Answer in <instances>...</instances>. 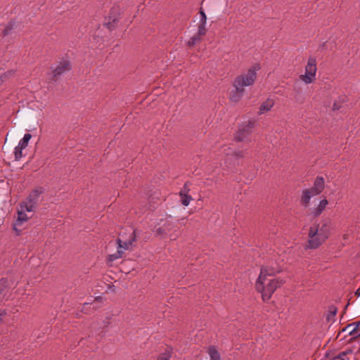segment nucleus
<instances>
[{
  "instance_id": "7ed1b4c3",
  "label": "nucleus",
  "mask_w": 360,
  "mask_h": 360,
  "mask_svg": "<svg viewBox=\"0 0 360 360\" xmlns=\"http://www.w3.org/2000/svg\"><path fill=\"white\" fill-rule=\"evenodd\" d=\"M260 69V65L255 64L248 72L237 77L234 81L235 90L231 94V101L237 102L243 95L244 88L254 84L257 77V72Z\"/></svg>"
},
{
  "instance_id": "4468645a",
  "label": "nucleus",
  "mask_w": 360,
  "mask_h": 360,
  "mask_svg": "<svg viewBox=\"0 0 360 360\" xmlns=\"http://www.w3.org/2000/svg\"><path fill=\"white\" fill-rule=\"evenodd\" d=\"M328 201L327 200L326 198L321 199L319 201V205H316V207H314L311 210V214H312V216L314 217H317L320 216L321 214V213L326 209V207L328 205Z\"/></svg>"
},
{
  "instance_id": "c85d7f7f",
  "label": "nucleus",
  "mask_w": 360,
  "mask_h": 360,
  "mask_svg": "<svg viewBox=\"0 0 360 360\" xmlns=\"http://www.w3.org/2000/svg\"><path fill=\"white\" fill-rule=\"evenodd\" d=\"M343 353H345V354L347 356L348 354H350L352 353V350L349 349L343 352Z\"/></svg>"
},
{
  "instance_id": "423d86ee",
  "label": "nucleus",
  "mask_w": 360,
  "mask_h": 360,
  "mask_svg": "<svg viewBox=\"0 0 360 360\" xmlns=\"http://www.w3.org/2000/svg\"><path fill=\"white\" fill-rule=\"evenodd\" d=\"M34 209L32 205H27L24 202L20 204V209L18 210V219L14 223V229L16 232L19 233L20 231L17 229V226H20L24 222L27 221L29 219L26 212H34Z\"/></svg>"
},
{
  "instance_id": "f03ea898",
  "label": "nucleus",
  "mask_w": 360,
  "mask_h": 360,
  "mask_svg": "<svg viewBox=\"0 0 360 360\" xmlns=\"http://www.w3.org/2000/svg\"><path fill=\"white\" fill-rule=\"evenodd\" d=\"M330 233V221L322 219L319 224L314 223L309 230L306 249H316L323 244Z\"/></svg>"
},
{
  "instance_id": "a878e982",
  "label": "nucleus",
  "mask_w": 360,
  "mask_h": 360,
  "mask_svg": "<svg viewBox=\"0 0 360 360\" xmlns=\"http://www.w3.org/2000/svg\"><path fill=\"white\" fill-rule=\"evenodd\" d=\"M200 22L207 23V16H206L205 13L201 10L200 11Z\"/></svg>"
},
{
  "instance_id": "ddd939ff",
  "label": "nucleus",
  "mask_w": 360,
  "mask_h": 360,
  "mask_svg": "<svg viewBox=\"0 0 360 360\" xmlns=\"http://www.w3.org/2000/svg\"><path fill=\"white\" fill-rule=\"evenodd\" d=\"M352 328L349 332V335L352 336V339H356L360 337V321L357 322H353L347 325L342 331H346L347 329Z\"/></svg>"
},
{
  "instance_id": "cd10ccee",
  "label": "nucleus",
  "mask_w": 360,
  "mask_h": 360,
  "mask_svg": "<svg viewBox=\"0 0 360 360\" xmlns=\"http://www.w3.org/2000/svg\"><path fill=\"white\" fill-rule=\"evenodd\" d=\"M4 77H6V75L4 74L3 75L0 76V85L4 82Z\"/></svg>"
},
{
  "instance_id": "f257e3e1",
  "label": "nucleus",
  "mask_w": 360,
  "mask_h": 360,
  "mask_svg": "<svg viewBox=\"0 0 360 360\" xmlns=\"http://www.w3.org/2000/svg\"><path fill=\"white\" fill-rule=\"evenodd\" d=\"M281 271L278 264H266L261 268L260 274L255 283V288L262 295L264 301L269 300L277 288H281L285 282V278H270Z\"/></svg>"
},
{
  "instance_id": "b1692460",
  "label": "nucleus",
  "mask_w": 360,
  "mask_h": 360,
  "mask_svg": "<svg viewBox=\"0 0 360 360\" xmlns=\"http://www.w3.org/2000/svg\"><path fill=\"white\" fill-rule=\"evenodd\" d=\"M200 36L197 35L191 37L190 41H188V44L190 46H193L197 41L200 40Z\"/></svg>"
},
{
  "instance_id": "7c9ffc66",
  "label": "nucleus",
  "mask_w": 360,
  "mask_h": 360,
  "mask_svg": "<svg viewBox=\"0 0 360 360\" xmlns=\"http://www.w3.org/2000/svg\"><path fill=\"white\" fill-rule=\"evenodd\" d=\"M8 34V32H7V30H6L4 32V35H6V34Z\"/></svg>"
},
{
  "instance_id": "2eb2a0df",
  "label": "nucleus",
  "mask_w": 360,
  "mask_h": 360,
  "mask_svg": "<svg viewBox=\"0 0 360 360\" xmlns=\"http://www.w3.org/2000/svg\"><path fill=\"white\" fill-rule=\"evenodd\" d=\"M275 104V101L273 98H268L266 101L262 103L258 112L259 115H263L270 111Z\"/></svg>"
},
{
  "instance_id": "9b49d317",
  "label": "nucleus",
  "mask_w": 360,
  "mask_h": 360,
  "mask_svg": "<svg viewBox=\"0 0 360 360\" xmlns=\"http://www.w3.org/2000/svg\"><path fill=\"white\" fill-rule=\"evenodd\" d=\"M189 188L188 183H185L183 189L179 192L181 202L184 206H188L193 200L191 195L188 194Z\"/></svg>"
},
{
  "instance_id": "20e7f679",
  "label": "nucleus",
  "mask_w": 360,
  "mask_h": 360,
  "mask_svg": "<svg viewBox=\"0 0 360 360\" xmlns=\"http://www.w3.org/2000/svg\"><path fill=\"white\" fill-rule=\"evenodd\" d=\"M135 240L136 234L134 230L130 233L128 239L124 238V236L123 235L120 236V237L116 240L117 245V252L114 254H111L108 256V262L111 263L115 260L121 258L123 256L124 251L131 248V247L133 246V243L135 242Z\"/></svg>"
},
{
  "instance_id": "9d476101",
  "label": "nucleus",
  "mask_w": 360,
  "mask_h": 360,
  "mask_svg": "<svg viewBox=\"0 0 360 360\" xmlns=\"http://www.w3.org/2000/svg\"><path fill=\"white\" fill-rule=\"evenodd\" d=\"M43 192H44V190L42 188H38L33 190L29 195V197H28L27 201L23 202L27 205H32L33 208L35 210L37 202L41 194Z\"/></svg>"
},
{
  "instance_id": "5701e85b",
  "label": "nucleus",
  "mask_w": 360,
  "mask_h": 360,
  "mask_svg": "<svg viewBox=\"0 0 360 360\" xmlns=\"http://www.w3.org/2000/svg\"><path fill=\"white\" fill-rule=\"evenodd\" d=\"M206 24L207 23H202L200 22L198 27V36H203L206 33Z\"/></svg>"
},
{
  "instance_id": "dca6fc26",
  "label": "nucleus",
  "mask_w": 360,
  "mask_h": 360,
  "mask_svg": "<svg viewBox=\"0 0 360 360\" xmlns=\"http://www.w3.org/2000/svg\"><path fill=\"white\" fill-rule=\"evenodd\" d=\"M310 189H304L302 191L301 196V202L303 206L307 207L310 203V200L312 197L316 196Z\"/></svg>"
},
{
  "instance_id": "0eeeda50",
  "label": "nucleus",
  "mask_w": 360,
  "mask_h": 360,
  "mask_svg": "<svg viewBox=\"0 0 360 360\" xmlns=\"http://www.w3.org/2000/svg\"><path fill=\"white\" fill-rule=\"evenodd\" d=\"M72 68L70 62L68 59H63L59 61L55 68L52 70L51 79L57 80L63 74L70 71Z\"/></svg>"
},
{
  "instance_id": "39448f33",
  "label": "nucleus",
  "mask_w": 360,
  "mask_h": 360,
  "mask_svg": "<svg viewBox=\"0 0 360 360\" xmlns=\"http://www.w3.org/2000/svg\"><path fill=\"white\" fill-rule=\"evenodd\" d=\"M316 59L314 56H310L304 68V74L301 75L300 79L305 84H311L316 80Z\"/></svg>"
},
{
  "instance_id": "6ab92c4d",
  "label": "nucleus",
  "mask_w": 360,
  "mask_h": 360,
  "mask_svg": "<svg viewBox=\"0 0 360 360\" xmlns=\"http://www.w3.org/2000/svg\"><path fill=\"white\" fill-rule=\"evenodd\" d=\"M210 360H221V356L214 347H210L208 349Z\"/></svg>"
},
{
  "instance_id": "393cba45",
  "label": "nucleus",
  "mask_w": 360,
  "mask_h": 360,
  "mask_svg": "<svg viewBox=\"0 0 360 360\" xmlns=\"http://www.w3.org/2000/svg\"><path fill=\"white\" fill-rule=\"evenodd\" d=\"M170 354L169 352H165L162 354L158 359V360H169Z\"/></svg>"
},
{
  "instance_id": "f3484780",
  "label": "nucleus",
  "mask_w": 360,
  "mask_h": 360,
  "mask_svg": "<svg viewBox=\"0 0 360 360\" xmlns=\"http://www.w3.org/2000/svg\"><path fill=\"white\" fill-rule=\"evenodd\" d=\"M221 156L224 160V164H229L235 156L234 152L232 149L227 146H224L221 148Z\"/></svg>"
},
{
  "instance_id": "f8f14e48",
  "label": "nucleus",
  "mask_w": 360,
  "mask_h": 360,
  "mask_svg": "<svg viewBox=\"0 0 360 360\" xmlns=\"http://www.w3.org/2000/svg\"><path fill=\"white\" fill-rule=\"evenodd\" d=\"M325 180L322 176H318L316 178L313 186L309 188L314 194L316 195L320 194L324 189Z\"/></svg>"
},
{
  "instance_id": "1a4fd4ad",
  "label": "nucleus",
  "mask_w": 360,
  "mask_h": 360,
  "mask_svg": "<svg viewBox=\"0 0 360 360\" xmlns=\"http://www.w3.org/2000/svg\"><path fill=\"white\" fill-rule=\"evenodd\" d=\"M15 286V283L11 278L8 279L7 278H2L0 280V301L4 300L9 289Z\"/></svg>"
},
{
  "instance_id": "412c9836",
  "label": "nucleus",
  "mask_w": 360,
  "mask_h": 360,
  "mask_svg": "<svg viewBox=\"0 0 360 360\" xmlns=\"http://www.w3.org/2000/svg\"><path fill=\"white\" fill-rule=\"evenodd\" d=\"M326 356L330 360H336V359L349 360L348 356L345 354V353H343V352L339 353L338 355H332V354H326Z\"/></svg>"
},
{
  "instance_id": "a211bd4d",
  "label": "nucleus",
  "mask_w": 360,
  "mask_h": 360,
  "mask_svg": "<svg viewBox=\"0 0 360 360\" xmlns=\"http://www.w3.org/2000/svg\"><path fill=\"white\" fill-rule=\"evenodd\" d=\"M172 224H168L166 228H164L163 230H162L161 229H159L158 230V233L159 235H161V236H168L171 239H176V238L178 236V234H174V236L170 234L169 233V231L171 230V227H172Z\"/></svg>"
},
{
  "instance_id": "4be33fe9",
  "label": "nucleus",
  "mask_w": 360,
  "mask_h": 360,
  "mask_svg": "<svg viewBox=\"0 0 360 360\" xmlns=\"http://www.w3.org/2000/svg\"><path fill=\"white\" fill-rule=\"evenodd\" d=\"M24 149H25V148H23V147L20 148V146H19L18 144L17 146L15 147L13 153H14V157H15V161H18L22 158V150Z\"/></svg>"
},
{
  "instance_id": "aec40b11",
  "label": "nucleus",
  "mask_w": 360,
  "mask_h": 360,
  "mask_svg": "<svg viewBox=\"0 0 360 360\" xmlns=\"http://www.w3.org/2000/svg\"><path fill=\"white\" fill-rule=\"evenodd\" d=\"M32 138V135L29 133L25 134L22 139H21L18 143V145L21 147L26 148L28 146L29 141Z\"/></svg>"
},
{
  "instance_id": "2f4dec72",
  "label": "nucleus",
  "mask_w": 360,
  "mask_h": 360,
  "mask_svg": "<svg viewBox=\"0 0 360 360\" xmlns=\"http://www.w3.org/2000/svg\"><path fill=\"white\" fill-rule=\"evenodd\" d=\"M2 316H3V314H0V321L2 320Z\"/></svg>"
},
{
  "instance_id": "6e6552de",
  "label": "nucleus",
  "mask_w": 360,
  "mask_h": 360,
  "mask_svg": "<svg viewBox=\"0 0 360 360\" xmlns=\"http://www.w3.org/2000/svg\"><path fill=\"white\" fill-rule=\"evenodd\" d=\"M253 127V123L248 121V123L240 127L235 135V139L239 141H243L248 137L251 133V129Z\"/></svg>"
},
{
  "instance_id": "bb28decb",
  "label": "nucleus",
  "mask_w": 360,
  "mask_h": 360,
  "mask_svg": "<svg viewBox=\"0 0 360 360\" xmlns=\"http://www.w3.org/2000/svg\"><path fill=\"white\" fill-rule=\"evenodd\" d=\"M337 313V309L336 307H331L330 308V314L332 315V316H335Z\"/></svg>"
},
{
  "instance_id": "c756f323",
  "label": "nucleus",
  "mask_w": 360,
  "mask_h": 360,
  "mask_svg": "<svg viewBox=\"0 0 360 360\" xmlns=\"http://www.w3.org/2000/svg\"><path fill=\"white\" fill-rule=\"evenodd\" d=\"M355 295L358 297H360V288H359L355 292Z\"/></svg>"
}]
</instances>
